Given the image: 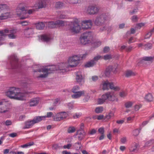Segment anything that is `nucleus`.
I'll return each mask as SVG.
<instances>
[{"label": "nucleus", "mask_w": 154, "mask_h": 154, "mask_svg": "<svg viewBox=\"0 0 154 154\" xmlns=\"http://www.w3.org/2000/svg\"><path fill=\"white\" fill-rule=\"evenodd\" d=\"M92 38V34L91 32H86L81 35L80 40L82 44L85 45L90 43Z\"/></svg>", "instance_id": "423d86ee"}, {"label": "nucleus", "mask_w": 154, "mask_h": 154, "mask_svg": "<svg viewBox=\"0 0 154 154\" xmlns=\"http://www.w3.org/2000/svg\"><path fill=\"white\" fill-rule=\"evenodd\" d=\"M154 32V27L152 29L150 30L145 35V39L149 38L151 36L152 34Z\"/></svg>", "instance_id": "2f4dec72"}, {"label": "nucleus", "mask_w": 154, "mask_h": 154, "mask_svg": "<svg viewBox=\"0 0 154 154\" xmlns=\"http://www.w3.org/2000/svg\"><path fill=\"white\" fill-rule=\"evenodd\" d=\"M64 4L60 2H58L56 3L55 7L57 9H60L64 7Z\"/></svg>", "instance_id": "a878e982"}, {"label": "nucleus", "mask_w": 154, "mask_h": 154, "mask_svg": "<svg viewBox=\"0 0 154 154\" xmlns=\"http://www.w3.org/2000/svg\"><path fill=\"white\" fill-rule=\"evenodd\" d=\"M39 99L38 98H34L31 100L29 105L30 106H35L38 103Z\"/></svg>", "instance_id": "b1692460"}, {"label": "nucleus", "mask_w": 154, "mask_h": 154, "mask_svg": "<svg viewBox=\"0 0 154 154\" xmlns=\"http://www.w3.org/2000/svg\"><path fill=\"white\" fill-rule=\"evenodd\" d=\"M86 133L84 131H80L78 130L76 133V135H78V139L79 140H82L86 135Z\"/></svg>", "instance_id": "6ab92c4d"}, {"label": "nucleus", "mask_w": 154, "mask_h": 154, "mask_svg": "<svg viewBox=\"0 0 154 154\" xmlns=\"http://www.w3.org/2000/svg\"><path fill=\"white\" fill-rule=\"evenodd\" d=\"M138 18L137 16L134 15L131 18V20L134 22H137L138 21Z\"/></svg>", "instance_id": "de8ad7c7"}, {"label": "nucleus", "mask_w": 154, "mask_h": 154, "mask_svg": "<svg viewBox=\"0 0 154 154\" xmlns=\"http://www.w3.org/2000/svg\"><path fill=\"white\" fill-rule=\"evenodd\" d=\"M85 91H80L77 93H74L75 94L72 95L71 96L73 99L78 98L81 96L84 95L85 94Z\"/></svg>", "instance_id": "aec40b11"}, {"label": "nucleus", "mask_w": 154, "mask_h": 154, "mask_svg": "<svg viewBox=\"0 0 154 154\" xmlns=\"http://www.w3.org/2000/svg\"><path fill=\"white\" fill-rule=\"evenodd\" d=\"M76 79L80 84L82 85L84 82V78L81 72H78L76 73Z\"/></svg>", "instance_id": "dca6fc26"}, {"label": "nucleus", "mask_w": 154, "mask_h": 154, "mask_svg": "<svg viewBox=\"0 0 154 154\" xmlns=\"http://www.w3.org/2000/svg\"><path fill=\"white\" fill-rule=\"evenodd\" d=\"M114 116V113L113 112L111 111L105 117V118L109 119H110L111 117H113Z\"/></svg>", "instance_id": "4c0bfd02"}, {"label": "nucleus", "mask_w": 154, "mask_h": 154, "mask_svg": "<svg viewBox=\"0 0 154 154\" xmlns=\"http://www.w3.org/2000/svg\"><path fill=\"white\" fill-rule=\"evenodd\" d=\"M95 64V62L92 60L87 63L85 64V66L86 67H89L93 66Z\"/></svg>", "instance_id": "473e14b6"}, {"label": "nucleus", "mask_w": 154, "mask_h": 154, "mask_svg": "<svg viewBox=\"0 0 154 154\" xmlns=\"http://www.w3.org/2000/svg\"><path fill=\"white\" fill-rule=\"evenodd\" d=\"M135 41V40L134 39V38L133 37H131L129 39L128 43L129 44H131Z\"/></svg>", "instance_id": "4d7b16f0"}, {"label": "nucleus", "mask_w": 154, "mask_h": 154, "mask_svg": "<svg viewBox=\"0 0 154 154\" xmlns=\"http://www.w3.org/2000/svg\"><path fill=\"white\" fill-rule=\"evenodd\" d=\"M90 98V96L88 95V94H87L85 96V97L83 99V100L84 102H86L88 101V100H89Z\"/></svg>", "instance_id": "09e8293b"}, {"label": "nucleus", "mask_w": 154, "mask_h": 154, "mask_svg": "<svg viewBox=\"0 0 154 154\" xmlns=\"http://www.w3.org/2000/svg\"><path fill=\"white\" fill-rule=\"evenodd\" d=\"M91 79L93 81L95 82L98 79V77L97 76H92Z\"/></svg>", "instance_id": "69168bd1"}, {"label": "nucleus", "mask_w": 154, "mask_h": 154, "mask_svg": "<svg viewBox=\"0 0 154 154\" xmlns=\"http://www.w3.org/2000/svg\"><path fill=\"white\" fill-rule=\"evenodd\" d=\"M101 45V42L100 41H97L94 42V45L96 47H97Z\"/></svg>", "instance_id": "603ef678"}, {"label": "nucleus", "mask_w": 154, "mask_h": 154, "mask_svg": "<svg viewBox=\"0 0 154 154\" xmlns=\"http://www.w3.org/2000/svg\"><path fill=\"white\" fill-rule=\"evenodd\" d=\"M140 133V130L138 129H136L133 131V135L136 136H137Z\"/></svg>", "instance_id": "8fccbe9b"}, {"label": "nucleus", "mask_w": 154, "mask_h": 154, "mask_svg": "<svg viewBox=\"0 0 154 154\" xmlns=\"http://www.w3.org/2000/svg\"><path fill=\"white\" fill-rule=\"evenodd\" d=\"M53 114L52 112H48L47 113V115L46 116H45V117L44 118V119L46 118H50L52 116L53 117Z\"/></svg>", "instance_id": "49530a36"}, {"label": "nucleus", "mask_w": 154, "mask_h": 154, "mask_svg": "<svg viewBox=\"0 0 154 154\" xmlns=\"http://www.w3.org/2000/svg\"><path fill=\"white\" fill-rule=\"evenodd\" d=\"M69 31L74 33H79L81 29V26L79 25V20L75 19L71 22L68 25Z\"/></svg>", "instance_id": "39448f33"}, {"label": "nucleus", "mask_w": 154, "mask_h": 154, "mask_svg": "<svg viewBox=\"0 0 154 154\" xmlns=\"http://www.w3.org/2000/svg\"><path fill=\"white\" fill-rule=\"evenodd\" d=\"M77 145H79V146L77 147V148L78 149H80L81 148V143H79V142H77V143H75L74 145V146L76 147Z\"/></svg>", "instance_id": "680f3d73"}, {"label": "nucleus", "mask_w": 154, "mask_h": 154, "mask_svg": "<svg viewBox=\"0 0 154 154\" xmlns=\"http://www.w3.org/2000/svg\"><path fill=\"white\" fill-rule=\"evenodd\" d=\"M127 95V91L126 90H123L120 91L119 94V95L122 98H124Z\"/></svg>", "instance_id": "f704fd0d"}, {"label": "nucleus", "mask_w": 154, "mask_h": 154, "mask_svg": "<svg viewBox=\"0 0 154 154\" xmlns=\"http://www.w3.org/2000/svg\"><path fill=\"white\" fill-rule=\"evenodd\" d=\"M34 124L32 120L27 121L25 122V126L23 128V129H25L30 128Z\"/></svg>", "instance_id": "5701e85b"}, {"label": "nucleus", "mask_w": 154, "mask_h": 154, "mask_svg": "<svg viewBox=\"0 0 154 154\" xmlns=\"http://www.w3.org/2000/svg\"><path fill=\"white\" fill-rule=\"evenodd\" d=\"M5 125L6 126L10 125L12 124V122L11 120H7L5 122Z\"/></svg>", "instance_id": "6e6d98bb"}, {"label": "nucleus", "mask_w": 154, "mask_h": 154, "mask_svg": "<svg viewBox=\"0 0 154 154\" xmlns=\"http://www.w3.org/2000/svg\"><path fill=\"white\" fill-rule=\"evenodd\" d=\"M145 99L147 101L150 102L153 99V97L151 94L148 93L145 96Z\"/></svg>", "instance_id": "c756f323"}, {"label": "nucleus", "mask_w": 154, "mask_h": 154, "mask_svg": "<svg viewBox=\"0 0 154 154\" xmlns=\"http://www.w3.org/2000/svg\"><path fill=\"white\" fill-rule=\"evenodd\" d=\"M102 58V57L101 56L99 55L95 57L92 60L94 61V62H95V63L96 64V62H97L98 60Z\"/></svg>", "instance_id": "37998d69"}, {"label": "nucleus", "mask_w": 154, "mask_h": 154, "mask_svg": "<svg viewBox=\"0 0 154 154\" xmlns=\"http://www.w3.org/2000/svg\"><path fill=\"white\" fill-rule=\"evenodd\" d=\"M68 114L65 112H63L57 113L55 116H53L54 121H60L66 118Z\"/></svg>", "instance_id": "f8f14e48"}, {"label": "nucleus", "mask_w": 154, "mask_h": 154, "mask_svg": "<svg viewBox=\"0 0 154 154\" xmlns=\"http://www.w3.org/2000/svg\"><path fill=\"white\" fill-rule=\"evenodd\" d=\"M103 110V107L102 106H99L97 107L95 109V111L97 113H99L102 112Z\"/></svg>", "instance_id": "c9c22d12"}, {"label": "nucleus", "mask_w": 154, "mask_h": 154, "mask_svg": "<svg viewBox=\"0 0 154 154\" xmlns=\"http://www.w3.org/2000/svg\"><path fill=\"white\" fill-rule=\"evenodd\" d=\"M109 88L115 91H118L120 89L119 87H115L112 82H109L108 81H105L103 83V90H108Z\"/></svg>", "instance_id": "9b49d317"}, {"label": "nucleus", "mask_w": 154, "mask_h": 154, "mask_svg": "<svg viewBox=\"0 0 154 154\" xmlns=\"http://www.w3.org/2000/svg\"><path fill=\"white\" fill-rule=\"evenodd\" d=\"M154 60V56L145 57H142L141 62L143 61L150 62L152 63Z\"/></svg>", "instance_id": "bb28decb"}, {"label": "nucleus", "mask_w": 154, "mask_h": 154, "mask_svg": "<svg viewBox=\"0 0 154 154\" xmlns=\"http://www.w3.org/2000/svg\"><path fill=\"white\" fill-rule=\"evenodd\" d=\"M7 100L2 99L0 101V113H6L9 112L10 108L7 102Z\"/></svg>", "instance_id": "0eeeda50"}, {"label": "nucleus", "mask_w": 154, "mask_h": 154, "mask_svg": "<svg viewBox=\"0 0 154 154\" xmlns=\"http://www.w3.org/2000/svg\"><path fill=\"white\" fill-rule=\"evenodd\" d=\"M134 117V116H133V117H129L127 118V122H130L132 121L133 120V119Z\"/></svg>", "instance_id": "bf43d9fd"}, {"label": "nucleus", "mask_w": 154, "mask_h": 154, "mask_svg": "<svg viewBox=\"0 0 154 154\" xmlns=\"http://www.w3.org/2000/svg\"><path fill=\"white\" fill-rule=\"evenodd\" d=\"M47 3V0H40L38 3L35 4V7H37L38 8H45Z\"/></svg>", "instance_id": "f3484780"}, {"label": "nucleus", "mask_w": 154, "mask_h": 154, "mask_svg": "<svg viewBox=\"0 0 154 154\" xmlns=\"http://www.w3.org/2000/svg\"><path fill=\"white\" fill-rule=\"evenodd\" d=\"M24 33L26 37L29 38L34 33V29L32 27L25 29L24 30Z\"/></svg>", "instance_id": "a211bd4d"}, {"label": "nucleus", "mask_w": 154, "mask_h": 154, "mask_svg": "<svg viewBox=\"0 0 154 154\" xmlns=\"http://www.w3.org/2000/svg\"><path fill=\"white\" fill-rule=\"evenodd\" d=\"M53 149L56 150L59 148L60 147L58 144H55L53 145Z\"/></svg>", "instance_id": "e2e57ef3"}, {"label": "nucleus", "mask_w": 154, "mask_h": 154, "mask_svg": "<svg viewBox=\"0 0 154 154\" xmlns=\"http://www.w3.org/2000/svg\"><path fill=\"white\" fill-rule=\"evenodd\" d=\"M12 69L17 68L18 59L17 57L14 55L11 56L9 58Z\"/></svg>", "instance_id": "ddd939ff"}, {"label": "nucleus", "mask_w": 154, "mask_h": 154, "mask_svg": "<svg viewBox=\"0 0 154 154\" xmlns=\"http://www.w3.org/2000/svg\"><path fill=\"white\" fill-rule=\"evenodd\" d=\"M112 57V56L111 55L106 54L104 55L103 56V58L102 57V58H103L105 60H107L111 59Z\"/></svg>", "instance_id": "a18cd8bd"}, {"label": "nucleus", "mask_w": 154, "mask_h": 154, "mask_svg": "<svg viewBox=\"0 0 154 154\" xmlns=\"http://www.w3.org/2000/svg\"><path fill=\"white\" fill-rule=\"evenodd\" d=\"M79 87L77 85L74 86L72 89V92L73 93H77L79 91Z\"/></svg>", "instance_id": "ea45409f"}, {"label": "nucleus", "mask_w": 154, "mask_h": 154, "mask_svg": "<svg viewBox=\"0 0 154 154\" xmlns=\"http://www.w3.org/2000/svg\"><path fill=\"white\" fill-rule=\"evenodd\" d=\"M134 103L131 101H128L125 104V107L127 108L131 107L133 104Z\"/></svg>", "instance_id": "e433bc0d"}, {"label": "nucleus", "mask_w": 154, "mask_h": 154, "mask_svg": "<svg viewBox=\"0 0 154 154\" xmlns=\"http://www.w3.org/2000/svg\"><path fill=\"white\" fill-rule=\"evenodd\" d=\"M8 135L10 137H16L17 136V133H11L10 134H9Z\"/></svg>", "instance_id": "13d9d810"}, {"label": "nucleus", "mask_w": 154, "mask_h": 154, "mask_svg": "<svg viewBox=\"0 0 154 154\" xmlns=\"http://www.w3.org/2000/svg\"><path fill=\"white\" fill-rule=\"evenodd\" d=\"M104 94L103 95L101 98H99L98 99L97 103L99 104H101L104 103L106 100V98L105 97Z\"/></svg>", "instance_id": "cd10ccee"}, {"label": "nucleus", "mask_w": 154, "mask_h": 154, "mask_svg": "<svg viewBox=\"0 0 154 154\" xmlns=\"http://www.w3.org/2000/svg\"><path fill=\"white\" fill-rule=\"evenodd\" d=\"M135 75V73L131 70L127 71L125 73V76L127 77H129Z\"/></svg>", "instance_id": "72a5a7b5"}, {"label": "nucleus", "mask_w": 154, "mask_h": 154, "mask_svg": "<svg viewBox=\"0 0 154 154\" xmlns=\"http://www.w3.org/2000/svg\"><path fill=\"white\" fill-rule=\"evenodd\" d=\"M68 2L70 3L76 4L79 3L81 2V0H67Z\"/></svg>", "instance_id": "79ce46f5"}, {"label": "nucleus", "mask_w": 154, "mask_h": 154, "mask_svg": "<svg viewBox=\"0 0 154 154\" xmlns=\"http://www.w3.org/2000/svg\"><path fill=\"white\" fill-rule=\"evenodd\" d=\"M154 143V140H149L146 142L145 144V146H149L152 145Z\"/></svg>", "instance_id": "c03bdc74"}, {"label": "nucleus", "mask_w": 154, "mask_h": 154, "mask_svg": "<svg viewBox=\"0 0 154 154\" xmlns=\"http://www.w3.org/2000/svg\"><path fill=\"white\" fill-rule=\"evenodd\" d=\"M45 116H37L34 118L32 120L34 124L38 123L40 122L42 120H44V118H45Z\"/></svg>", "instance_id": "393cba45"}, {"label": "nucleus", "mask_w": 154, "mask_h": 154, "mask_svg": "<svg viewBox=\"0 0 154 154\" xmlns=\"http://www.w3.org/2000/svg\"><path fill=\"white\" fill-rule=\"evenodd\" d=\"M139 147L140 146L138 144L134 143L131 145L129 150L131 152H137L139 150Z\"/></svg>", "instance_id": "412c9836"}, {"label": "nucleus", "mask_w": 154, "mask_h": 154, "mask_svg": "<svg viewBox=\"0 0 154 154\" xmlns=\"http://www.w3.org/2000/svg\"><path fill=\"white\" fill-rule=\"evenodd\" d=\"M104 94L106 100L112 101H114L115 100L118 101V99L116 97V94L114 92H108Z\"/></svg>", "instance_id": "4468645a"}, {"label": "nucleus", "mask_w": 154, "mask_h": 154, "mask_svg": "<svg viewBox=\"0 0 154 154\" xmlns=\"http://www.w3.org/2000/svg\"><path fill=\"white\" fill-rule=\"evenodd\" d=\"M109 48L108 47H105L103 49V51L104 53H106L109 52Z\"/></svg>", "instance_id": "0e129e2a"}, {"label": "nucleus", "mask_w": 154, "mask_h": 154, "mask_svg": "<svg viewBox=\"0 0 154 154\" xmlns=\"http://www.w3.org/2000/svg\"><path fill=\"white\" fill-rule=\"evenodd\" d=\"M141 107V105H136L134 106V110L135 111H137Z\"/></svg>", "instance_id": "3c124183"}, {"label": "nucleus", "mask_w": 154, "mask_h": 154, "mask_svg": "<svg viewBox=\"0 0 154 154\" xmlns=\"http://www.w3.org/2000/svg\"><path fill=\"white\" fill-rule=\"evenodd\" d=\"M92 25V20H84L82 22V28L84 29L91 28Z\"/></svg>", "instance_id": "2eb2a0df"}, {"label": "nucleus", "mask_w": 154, "mask_h": 154, "mask_svg": "<svg viewBox=\"0 0 154 154\" xmlns=\"http://www.w3.org/2000/svg\"><path fill=\"white\" fill-rule=\"evenodd\" d=\"M41 39L45 42H48L50 39V37L49 35H42L41 37Z\"/></svg>", "instance_id": "7c9ffc66"}, {"label": "nucleus", "mask_w": 154, "mask_h": 154, "mask_svg": "<svg viewBox=\"0 0 154 154\" xmlns=\"http://www.w3.org/2000/svg\"><path fill=\"white\" fill-rule=\"evenodd\" d=\"M65 22L62 20H57L55 21H50L48 22V26L51 28H53L65 25Z\"/></svg>", "instance_id": "9d476101"}, {"label": "nucleus", "mask_w": 154, "mask_h": 154, "mask_svg": "<svg viewBox=\"0 0 154 154\" xmlns=\"http://www.w3.org/2000/svg\"><path fill=\"white\" fill-rule=\"evenodd\" d=\"M45 26V24L43 22H39L36 24V27L38 30L43 29Z\"/></svg>", "instance_id": "c85d7f7f"}, {"label": "nucleus", "mask_w": 154, "mask_h": 154, "mask_svg": "<svg viewBox=\"0 0 154 154\" xmlns=\"http://www.w3.org/2000/svg\"><path fill=\"white\" fill-rule=\"evenodd\" d=\"M99 7L96 5H92L88 6L86 9L87 13L89 15L97 14L99 11Z\"/></svg>", "instance_id": "1a4fd4ad"}, {"label": "nucleus", "mask_w": 154, "mask_h": 154, "mask_svg": "<svg viewBox=\"0 0 154 154\" xmlns=\"http://www.w3.org/2000/svg\"><path fill=\"white\" fill-rule=\"evenodd\" d=\"M137 8L134 9L133 10H132V11H131L130 12V13L131 15H132L133 14H134L135 13H136V12H137Z\"/></svg>", "instance_id": "774afa93"}, {"label": "nucleus", "mask_w": 154, "mask_h": 154, "mask_svg": "<svg viewBox=\"0 0 154 154\" xmlns=\"http://www.w3.org/2000/svg\"><path fill=\"white\" fill-rule=\"evenodd\" d=\"M8 7L6 4H0V12L4 11L0 16V20H2L7 18L10 15V13L6 11Z\"/></svg>", "instance_id": "6e6552de"}, {"label": "nucleus", "mask_w": 154, "mask_h": 154, "mask_svg": "<svg viewBox=\"0 0 154 154\" xmlns=\"http://www.w3.org/2000/svg\"><path fill=\"white\" fill-rule=\"evenodd\" d=\"M99 132L102 134H104V129L103 128H100L98 129Z\"/></svg>", "instance_id": "864d4df0"}, {"label": "nucleus", "mask_w": 154, "mask_h": 154, "mask_svg": "<svg viewBox=\"0 0 154 154\" xmlns=\"http://www.w3.org/2000/svg\"><path fill=\"white\" fill-rule=\"evenodd\" d=\"M33 11L32 9L27 10L23 5V4H20L19 5L16 9L17 15L20 17L21 20L25 19L29 17V15L31 14Z\"/></svg>", "instance_id": "7ed1b4c3"}, {"label": "nucleus", "mask_w": 154, "mask_h": 154, "mask_svg": "<svg viewBox=\"0 0 154 154\" xmlns=\"http://www.w3.org/2000/svg\"><path fill=\"white\" fill-rule=\"evenodd\" d=\"M118 66L117 64H115L114 66H109L106 68V72L109 73L112 71H113V72H115L116 71Z\"/></svg>", "instance_id": "4be33fe9"}, {"label": "nucleus", "mask_w": 154, "mask_h": 154, "mask_svg": "<svg viewBox=\"0 0 154 154\" xmlns=\"http://www.w3.org/2000/svg\"><path fill=\"white\" fill-rule=\"evenodd\" d=\"M72 146V144H68L67 145H64L63 147L64 149H69L70 147Z\"/></svg>", "instance_id": "052dcab7"}, {"label": "nucleus", "mask_w": 154, "mask_h": 154, "mask_svg": "<svg viewBox=\"0 0 154 154\" xmlns=\"http://www.w3.org/2000/svg\"><path fill=\"white\" fill-rule=\"evenodd\" d=\"M9 154H24L22 152H16L14 151H11L10 152Z\"/></svg>", "instance_id": "5fc2aeb1"}, {"label": "nucleus", "mask_w": 154, "mask_h": 154, "mask_svg": "<svg viewBox=\"0 0 154 154\" xmlns=\"http://www.w3.org/2000/svg\"><path fill=\"white\" fill-rule=\"evenodd\" d=\"M19 89V88H16L14 87L10 88L8 91L5 92V95L11 99L21 100H25V94H28L29 93L26 92L24 93H23L20 92H17V90Z\"/></svg>", "instance_id": "f03ea898"}, {"label": "nucleus", "mask_w": 154, "mask_h": 154, "mask_svg": "<svg viewBox=\"0 0 154 154\" xmlns=\"http://www.w3.org/2000/svg\"><path fill=\"white\" fill-rule=\"evenodd\" d=\"M110 19V16L109 14L103 13L97 17L94 23L97 26H102L108 23Z\"/></svg>", "instance_id": "20e7f679"}, {"label": "nucleus", "mask_w": 154, "mask_h": 154, "mask_svg": "<svg viewBox=\"0 0 154 154\" xmlns=\"http://www.w3.org/2000/svg\"><path fill=\"white\" fill-rule=\"evenodd\" d=\"M152 47V45L151 44L149 43L146 44H144V47L143 48L145 50H148L150 49Z\"/></svg>", "instance_id": "58836bf2"}, {"label": "nucleus", "mask_w": 154, "mask_h": 154, "mask_svg": "<svg viewBox=\"0 0 154 154\" xmlns=\"http://www.w3.org/2000/svg\"><path fill=\"white\" fill-rule=\"evenodd\" d=\"M81 57L77 55H74L70 57L68 60V63H63L59 66L58 69L55 66H52L48 67L47 68L41 69L38 65H35L34 68H37L36 69H34V72H42L44 73L40 75L38 78H45L47 77L48 74L52 73L53 71L60 70L63 73L66 72V68L69 67H74L76 66L79 64V61L80 60Z\"/></svg>", "instance_id": "f257e3e1"}, {"label": "nucleus", "mask_w": 154, "mask_h": 154, "mask_svg": "<svg viewBox=\"0 0 154 154\" xmlns=\"http://www.w3.org/2000/svg\"><path fill=\"white\" fill-rule=\"evenodd\" d=\"M75 128L73 127H69L68 129L67 132L69 133L74 132L75 131Z\"/></svg>", "instance_id": "a19ab883"}, {"label": "nucleus", "mask_w": 154, "mask_h": 154, "mask_svg": "<svg viewBox=\"0 0 154 154\" xmlns=\"http://www.w3.org/2000/svg\"><path fill=\"white\" fill-rule=\"evenodd\" d=\"M96 132V131L94 129H92L89 132V134H90L92 135L95 134Z\"/></svg>", "instance_id": "338daca9"}]
</instances>
